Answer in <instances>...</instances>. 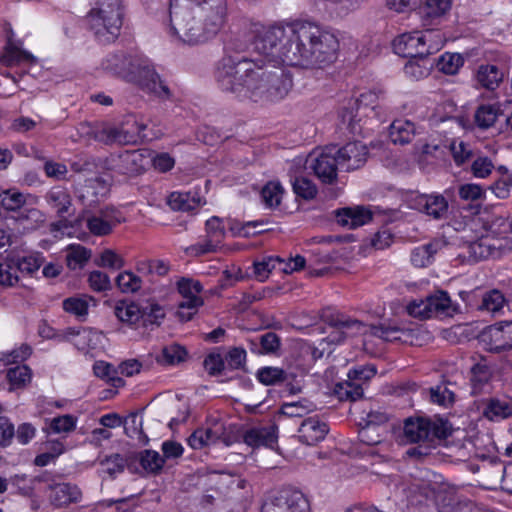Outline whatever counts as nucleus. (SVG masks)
Masks as SVG:
<instances>
[{
    "label": "nucleus",
    "instance_id": "obj_1",
    "mask_svg": "<svg viewBox=\"0 0 512 512\" xmlns=\"http://www.w3.org/2000/svg\"><path fill=\"white\" fill-rule=\"evenodd\" d=\"M227 0H171V35L189 45L202 44L223 27Z\"/></svg>",
    "mask_w": 512,
    "mask_h": 512
},
{
    "label": "nucleus",
    "instance_id": "obj_2",
    "mask_svg": "<svg viewBox=\"0 0 512 512\" xmlns=\"http://www.w3.org/2000/svg\"><path fill=\"white\" fill-rule=\"evenodd\" d=\"M286 46L287 65L304 69H322L337 58V38L310 23L294 24V32Z\"/></svg>",
    "mask_w": 512,
    "mask_h": 512
},
{
    "label": "nucleus",
    "instance_id": "obj_3",
    "mask_svg": "<svg viewBox=\"0 0 512 512\" xmlns=\"http://www.w3.org/2000/svg\"><path fill=\"white\" fill-rule=\"evenodd\" d=\"M102 65L147 93L161 98L170 96L169 88L163 84L151 61L142 55L112 54L106 57Z\"/></svg>",
    "mask_w": 512,
    "mask_h": 512
},
{
    "label": "nucleus",
    "instance_id": "obj_4",
    "mask_svg": "<svg viewBox=\"0 0 512 512\" xmlns=\"http://www.w3.org/2000/svg\"><path fill=\"white\" fill-rule=\"evenodd\" d=\"M256 67L257 60L226 55L217 63L215 79L223 91L251 99Z\"/></svg>",
    "mask_w": 512,
    "mask_h": 512
},
{
    "label": "nucleus",
    "instance_id": "obj_5",
    "mask_svg": "<svg viewBox=\"0 0 512 512\" xmlns=\"http://www.w3.org/2000/svg\"><path fill=\"white\" fill-rule=\"evenodd\" d=\"M292 85V78L284 69L257 60L251 99L255 102L281 100L287 96Z\"/></svg>",
    "mask_w": 512,
    "mask_h": 512
},
{
    "label": "nucleus",
    "instance_id": "obj_6",
    "mask_svg": "<svg viewBox=\"0 0 512 512\" xmlns=\"http://www.w3.org/2000/svg\"><path fill=\"white\" fill-rule=\"evenodd\" d=\"M121 0H97L96 5L87 15L90 29L95 37L103 43L113 41L122 26Z\"/></svg>",
    "mask_w": 512,
    "mask_h": 512
},
{
    "label": "nucleus",
    "instance_id": "obj_7",
    "mask_svg": "<svg viewBox=\"0 0 512 512\" xmlns=\"http://www.w3.org/2000/svg\"><path fill=\"white\" fill-rule=\"evenodd\" d=\"M384 99L382 91H366L354 100H350L347 107L340 113L341 120L353 134H361V116L380 118L382 114L381 101Z\"/></svg>",
    "mask_w": 512,
    "mask_h": 512
},
{
    "label": "nucleus",
    "instance_id": "obj_8",
    "mask_svg": "<svg viewBox=\"0 0 512 512\" xmlns=\"http://www.w3.org/2000/svg\"><path fill=\"white\" fill-rule=\"evenodd\" d=\"M293 32L294 25L288 28L281 26L263 28L254 39V50L265 56L268 63L275 62L287 65L284 52Z\"/></svg>",
    "mask_w": 512,
    "mask_h": 512
},
{
    "label": "nucleus",
    "instance_id": "obj_9",
    "mask_svg": "<svg viewBox=\"0 0 512 512\" xmlns=\"http://www.w3.org/2000/svg\"><path fill=\"white\" fill-rule=\"evenodd\" d=\"M406 310L413 318H452L460 313V306L451 300L448 292L437 290L425 299L412 301Z\"/></svg>",
    "mask_w": 512,
    "mask_h": 512
},
{
    "label": "nucleus",
    "instance_id": "obj_10",
    "mask_svg": "<svg viewBox=\"0 0 512 512\" xmlns=\"http://www.w3.org/2000/svg\"><path fill=\"white\" fill-rule=\"evenodd\" d=\"M261 512H311L307 497L298 489L284 487L270 495Z\"/></svg>",
    "mask_w": 512,
    "mask_h": 512
},
{
    "label": "nucleus",
    "instance_id": "obj_11",
    "mask_svg": "<svg viewBox=\"0 0 512 512\" xmlns=\"http://www.w3.org/2000/svg\"><path fill=\"white\" fill-rule=\"evenodd\" d=\"M376 374L373 366H360L348 372V379L338 382L334 387V394L340 401H357L363 397L362 384Z\"/></svg>",
    "mask_w": 512,
    "mask_h": 512
},
{
    "label": "nucleus",
    "instance_id": "obj_12",
    "mask_svg": "<svg viewBox=\"0 0 512 512\" xmlns=\"http://www.w3.org/2000/svg\"><path fill=\"white\" fill-rule=\"evenodd\" d=\"M177 289L183 300L177 306L176 315L181 320H191L204 304L201 297L203 286L197 280L182 278L177 282Z\"/></svg>",
    "mask_w": 512,
    "mask_h": 512
},
{
    "label": "nucleus",
    "instance_id": "obj_13",
    "mask_svg": "<svg viewBox=\"0 0 512 512\" xmlns=\"http://www.w3.org/2000/svg\"><path fill=\"white\" fill-rule=\"evenodd\" d=\"M397 325L394 322H376L371 324V333L385 341H400L411 345H420V331L415 322H400Z\"/></svg>",
    "mask_w": 512,
    "mask_h": 512
},
{
    "label": "nucleus",
    "instance_id": "obj_14",
    "mask_svg": "<svg viewBox=\"0 0 512 512\" xmlns=\"http://www.w3.org/2000/svg\"><path fill=\"white\" fill-rule=\"evenodd\" d=\"M136 126L134 129H125L123 127H114L105 122H96V129L94 133V141L103 144H132L136 143L141 138V133L146 129L145 124L134 122Z\"/></svg>",
    "mask_w": 512,
    "mask_h": 512
},
{
    "label": "nucleus",
    "instance_id": "obj_15",
    "mask_svg": "<svg viewBox=\"0 0 512 512\" xmlns=\"http://www.w3.org/2000/svg\"><path fill=\"white\" fill-rule=\"evenodd\" d=\"M469 258L481 261L487 258H498L512 251V240L508 238L495 239L488 236L471 242L468 247Z\"/></svg>",
    "mask_w": 512,
    "mask_h": 512
},
{
    "label": "nucleus",
    "instance_id": "obj_16",
    "mask_svg": "<svg viewBox=\"0 0 512 512\" xmlns=\"http://www.w3.org/2000/svg\"><path fill=\"white\" fill-rule=\"evenodd\" d=\"M306 164L323 183L330 184L334 182L339 167L335 146L326 147L321 153L310 155Z\"/></svg>",
    "mask_w": 512,
    "mask_h": 512
},
{
    "label": "nucleus",
    "instance_id": "obj_17",
    "mask_svg": "<svg viewBox=\"0 0 512 512\" xmlns=\"http://www.w3.org/2000/svg\"><path fill=\"white\" fill-rule=\"evenodd\" d=\"M404 436L410 443H428L440 439L444 433L429 419L409 418L404 423Z\"/></svg>",
    "mask_w": 512,
    "mask_h": 512
},
{
    "label": "nucleus",
    "instance_id": "obj_18",
    "mask_svg": "<svg viewBox=\"0 0 512 512\" xmlns=\"http://www.w3.org/2000/svg\"><path fill=\"white\" fill-rule=\"evenodd\" d=\"M225 234V228L222 220L216 216H213L206 221L205 238L202 241L190 246L188 251L196 256L216 252L220 249L225 238Z\"/></svg>",
    "mask_w": 512,
    "mask_h": 512
},
{
    "label": "nucleus",
    "instance_id": "obj_19",
    "mask_svg": "<svg viewBox=\"0 0 512 512\" xmlns=\"http://www.w3.org/2000/svg\"><path fill=\"white\" fill-rule=\"evenodd\" d=\"M410 207L433 220H444L449 215V202L442 194H422L411 200Z\"/></svg>",
    "mask_w": 512,
    "mask_h": 512
},
{
    "label": "nucleus",
    "instance_id": "obj_20",
    "mask_svg": "<svg viewBox=\"0 0 512 512\" xmlns=\"http://www.w3.org/2000/svg\"><path fill=\"white\" fill-rule=\"evenodd\" d=\"M337 163L345 171H353L361 168L368 157V148L360 141L348 142L336 149Z\"/></svg>",
    "mask_w": 512,
    "mask_h": 512
},
{
    "label": "nucleus",
    "instance_id": "obj_21",
    "mask_svg": "<svg viewBox=\"0 0 512 512\" xmlns=\"http://www.w3.org/2000/svg\"><path fill=\"white\" fill-rule=\"evenodd\" d=\"M512 322H496L486 327L479 335L480 342L491 352H500L509 349V340H506L511 332Z\"/></svg>",
    "mask_w": 512,
    "mask_h": 512
},
{
    "label": "nucleus",
    "instance_id": "obj_22",
    "mask_svg": "<svg viewBox=\"0 0 512 512\" xmlns=\"http://www.w3.org/2000/svg\"><path fill=\"white\" fill-rule=\"evenodd\" d=\"M47 497L56 508L65 507L81 501L82 492L76 484L68 482H49Z\"/></svg>",
    "mask_w": 512,
    "mask_h": 512
},
{
    "label": "nucleus",
    "instance_id": "obj_23",
    "mask_svg": "<svg viewBox=\"0 0 512 512\" xmlns=\"http://www.w3.org/2000/svg\"><path fill=\"white\" fill-rule=\"evenodd\" d=\"M39 335L44 339H54L57 341L74 340L77 346L89 345L90 335L92 331L83 327H70L64 331H59L51 327L47 322H43L38 328Z\"/></svg>",
    "mask_w": 512,
    "mask_h": 512
},
{
    "label": "nucleus",
    "instance_id": "obj_24",
    "mask_svg": "<svg viewBox=\"0 0 512 512\" xmlns=\"http://www.w3.org/2000/svg\"><path fill=\"white\" fill-rule=\"evenodd\" d=\"M121 222L122 216L118 210L105 208L88 218L87 227L93 235L105 236L110 234L113 228Z\"/></svg>",
    "mask_w": 512,
    "mask_h": 512
},
{
    "label": "nucleus",
    "instance_id": "obj_25",
    "mask_svg": "<svg viewBox=\"0 0 512 512\" xmlns=\"http://www.w3.org/2000/svg\"><path fill=\"white\" fill-rule=\"evenodd\" d=\"M109 182L100 176L88 178L78 188V196L80 200L88 205L93 206L100 202L109 192Z\"/></svg>",
    "mask_w": 512,
    "mask_h": 512
},
{
    "label": "nucleus",
    "instance_id": "obj_26",
    "mask_svg": "<svg viewBox=\"0 0 512 512\" xmlns=\"http://www.w3.org/2000/svg\"><path fill=\"white\" fill-rule=\"evenodd\" d=\"M329 432L328 424L316 417L305 419L299 429V441L308 446H313L324 440Z\"/></svg>",
    "mask_w": 512,
    "mask_h": 512
},
{
    "label": "nucleus",
    "instance_id": "obj_27",
    "mask_svg": "<svg viewBox=\"0 0 512 512\" xmlns=\"http://www.w3.org/2000/svg\"><path fill=\"white\" fill-rule=\"evenodd\" d=\"M422 45L419 32L404 33L393 41V50L399 56L417 59L425 57L427 50Z\"/></svg>",
    "mask_w": 512,
    "mask_h": 512
},
{
    "label": "nucleus",
    "instance_id": "obj_28",
    "mask_svg": "<svg viewBox=\"0 0 512 512\" xmlns=\"http://www.w3.org/2000/svg\"><path fill=\"white\" fill-rule=\"evenodd\" d=\"M243 441L252 448L272 447L277 441L276 429L273 426L250 428L244 433Z\"/></svg>",
    "mask_w": 512,
    "mask_h": 512
},
{
    "label": "nucleus",
    "instance_id": "obj_29",
    "mask_svg": "<svg viewBox=\"0 0 512 512\" xmlns=\"http://www.w3.org/2000/svg\"><path fill=\"white\" fill-rule=\"evenodd\" d=\"M147 158L139 150L125 151L118 158L117 169L125 175H137L145 170Z\"/></svg>",
    "mask_w": 512,
    "mask_h": 512
},
{
    "label": "nucleus",
    "instance_id": "obj_30",
    "mask_svg": "<svg viewBox=\"0 0 512 512\" xmlns=\"http://www.w3.org/2000/svg\"><path fill=\"white\" fill-rule=\"evenodd\" d=\"M336 218L342 226L353 229L368 223L372 219V213L361 206L347 207L338 210Z\"/></svg>",
    "mask_w": 512,
    "mask_h": 512
},
{
    "label": "nucleus",
    "instance_id": "obj_31",
    "mask_svg": "<svg viewBox=\"0 0 512 512\" xmlns=\"http://www.w3.org/2000/svg\"><path fill=\"white\" fill-rule=\"evenodd\" d=\"M482 414L490 421H499L512 416V401L491 397L485 400Z\"/></svg>",
    "mask_w": 512,
    "mask_h": 512
},
{
    "label": "nucleus",
    "instance_id": "obj_32",
    "mask_svg": "<svg viewBox=\"0 0 512 512\" xmlns=\"http://www.w3.org/2000/svg\"><path fill=\"white\" fill-rule=\"evenodd\" d=\"M201 428L210 446L221 443L225 447H229L237 441V437L220 421H215L211 425Z\"/></svg>",
    "mask_w": 512,
    "mask_h": 512
},
{
    "label": "nucleus",
    "instance_id": "obj_33",
    "mask_svg": "<svg viewBox=\"0 0 512 512\" xmlns=\"http://www.w3.org/2000/svg\"><path fill=\"white\" fill-rule=\"evenodd\" d=\"M48 205L55 210L59 217H64L71 207V196L67 189L61 186L52 187L45 195Z\"/></svg>",
    "mask_w": 512,
    "mask_h": 512
},
{
    "label": "nucleus",
    "instance_id": "obj_34",
    "mask_svg": "<svg viewBox=\"0 0 512 512\" xmlns=\"http://www.w3.org/2000/svg\"><path fill=\"white\" fill-rule=\"evenodd\" d=\"M415 135V124L409 120H394L389 127V138L394 144H408L412 141Z\"/></svg>",
    "mask_w": 512,
    "mask_h": 512
},
{
    "label": "nucleus",
    "instance_id": "obj_35",
    "mask_svg": "<svg viewBox=\"0 0 512 512\" xmlns=\"http://www.w3.org/2000/svg\"><path fill=\"white\" fill-rule=\"evenodd\" d=\"M477 82L485 89L494 90L503 80V73L495 65H480L477 74Z\"/></svg>",
    "mask_w": 512,
    "mask_h": 512
},
{
    "label": "nucleus",
    "instance_id": "obj_36",
    "mask_svg": "<svg viewBox=\"0 0 512 512\" xmlns=\"http://www.w3.org/2000/svg\"><path fill=\"white\" fill-rule=\"evenodd\" d=\"M168 206L174 211H193L199 204L200 200L189 192H172L167 198Z\"/></svg>",
    "mask_w": 512,
    "mask_h": 512
},
{
    "label": "nucleus",
    "instance_id": "obj_37",
    "mask_svg": "<svg viewBox=\"0 0 512 512\" xmlns=\"http://www.w3.org/2000/svg\"><path fill=\"white\" fill-rule=\"evenodd\" d=\"M504 114L497 104H483L478 107L475 113V122L478 127L487 129L494 125V123Z\"/></svg>",
    "mask_w": 512,
    "mask_h": 512
},
{
    "label": "nucleus",
    "instance_id": "obj_38",
    "mask_svg": "<svg viewBox=\"0 0 512 512\" xmlns=\"http://www.w3.org/2000/svg\"><path fill=\"white\" fill-rule=\"evenodd\" d=\"M91 250L80 244H71L66 248V263L69 269H82L91 258Z\"/></svg>",
    "mask_w": 512,
    "mask_h": 512
},
{
    "label": "nucleus",
    "instance_id": "obj_39",
    "mask_svg": "<svg viewBox=\"0 0 512 512\" xmlns=\"http://www.w3.org/2000/svg\"><path fill=\"white\" fill-rule=\"evenodd\" d=\"M186 357V349L179 344L173 343L163 347L161 354L157 357V362L173 366L185 361Z\"/></svg>",
    "mask_w": 512,
    "mask_h": 512
},
{
    "label": "nucleus",
    "instance_id": "obj_40",
    "mask_svg": "<svg viewBox=\"0 0 512 512\" xmlns=\"http://www.w3.org/2000/svg\"><path fill=\"white\" fill-rule=\"evenodd\" d=\"M505 305V298L499 290H491L483 295L480 310L489 312L492 316L501 313Z\"/></svg>",
    "mask_w": 512,
    "mask_h": 512
},
{
    "label": "nucleus",
    "instance_id": "obj_41",
    "mask_svg": "<svg viewBox=\"0 0 512 512\" xmlns=\"http://www.w3.org/2000/svg\"><path fill=\"white\" fill-rule=\"evenodd\" d=\"M491 378V372L487 365L477 363L471 368L470 383L472 394H480Z\"/></svg>",
    "mask_w": 512,
    "mask_h": 512
},
{
    "label": "nucleus",
    "instance_id": "obj_42",
    "mask_svg": "<svg viewBox=\"0 0 512 512\" xmlns=\"http://www.w3.org/2000/svg\"><path fill=\"white\" fill-rule=\"evenodd\" d=\"M421 44L426 48L425 57L439 51L444 45L443 34L439 30L427 29L419 32Z\"/></svg>",
    "mask_w": 512,
    "mask_h": 512
},
{
    "label": "nucleus",
    "instance_id": "obj_43",
    "mask_svg": "<svg viewBox=\"0 0 512 512\" xmlns=\"http://www.w3.org/2000/svg\"><path fill=\"white\" fill-rule=\"evenodd\" d=\"M284 189L277 181L268 182L261 191V197L266 207L275 208L280 205Z\"/></svg>",
    "mask_w": 512,
    "mask_h": 512
},
{
    "label": "nucleus",
    "instance_id": "obj_44",
    "mask_svg": "<svg viewBox=\"0 0 512 512\" xmlns=\"http://www.w3.org/2000/svg\"><path fill=\"white\" fill-rule=\"evenodd\" d=\"M31 370L26 365L16 366L7 371L6 378L10 389H19L26 386L31 381Z\"/></svg>",
    "mask_w": 512,
    "mask_h": 512
},
{
    "label": "nucleus",
    "instance_id": "obj_45",
    "mask_svg": "<svg viewBox=\"0 0 512 512\" xmlns=\"http://www.w3.org/2000/svg\"><path fill=\"white\" fill-rule=\"evenodd\" d=\"M116 285L122 293H136L142 287V280L131 271H123L116 277Z\"/></svg>",
    "mask_w": 512,
    "mask_h": 512
},
{
    "label": "nucleus",
    "instance_id": "obj_46",
    "mask_svg": "<svg viewBox=\"0 0 512 512\" xmlns=\"http://www.w3.org/2000/svg\"><path fill=\"white\" fill-rule=\"evenodd\" d=\"M464 60L458 53H445L441 55L437 61V68L439 71L454 75L462 67Z\"/></svg>",
    "mask_w": 512,
    "mask_h": 512
},
{
    "label": "nucleus",
    "instance_id": "obj_47",
    "mask_svg": "<svg viewBox=\"0 0 512 512\" xmlns=\"http://www.w3.org/2000/svg\"><path fill=\"white\" fill-rule=\"evenodd\" d=\"M77 418L66 414L54 417L49 422L48 431L55 434H68L76 429Z\"/></svg>",
    "mask_w": 512,
    "mask_h": 512
},
{
    "label": "nucleus",
    "instance_id": "obj_48",
    "mask_svg": "<svg viewBox=\"0 0 512 512\" xmlns=\"http://www.w3.org/2000/svg\"><path fill=\"white\" fill-rule=\"evenodd\" d=\"M98 267L119 270L125 265L124 259L112 249H104L94 260Z\"/></svg>",
    "mask_w": 512,
    "mask_h": 512
},
{
    "label": "nucleus",
    "instance_id": "obj_49",
    "mask_svg": "<svg viewBox=\"0 0 512 512\" xmlns=\"http://www.w3.org/2000/svg\"><path fill=\"white\" fill-rule=\"evenodd\" d=\"M91 300L92 298L87 296L69 297L63 301L62 307L66 312L81 317L87 314Z\"/></svg>",
    "mask_w": 512,
    "mask_h": 512
},
{
    "label": "nucleus",
    "instance_id": "obj_50",
    "mask_svg": "<svg viewBox=\"0 0 512 512\" xmlns=\"http://www.w3.org/2000/svg\"><path fill=\"white\" fill-rule=\"evenodd\" d=\"M126 460L120 454H113L100 461L101 472L110 478L116 477L125 469Z\"/></svg>",
    "mask_w": 512,
    "mask_h": 512
},
{
    "label": "nucleus",
    "instance_id": "obj_51",
    "mask_svg": "<svg viewBox=\"0 0 512 512\" xmlns=\"http://www.w3.org/2000/svg\"><path fill=\"white\" fill-rule=\"evenodd\" d=\"M436 249L432 243L414 248L411 252V263L415 267H425L432 262Z\"/></svg>",
    "mask_w": 512,
    "mask_h": 512
},
{
    "label": "nucleus",
    "instance_id": "obj_52",
    "mask_svg": "<svg viewBox=\"0 0 512 512\" xmlns=\"http://www.w3.org/2000/svg\"><path fill=\"white\" fill-rule=\"evenodd\" d=\"M425 58L410 59L404 66L405 75L416 80L427 76L430 64Z\"/></svg>",
    "mask_w": 512,
    "mask_h": 512
},
{
    "label": "nucleus",
    "instance_id": "obj_53",
    "mask_svg": "<svg viewBox=\"0 0 512 512\" xmlns=\"http://www.w3.org/2000/svg\"><path fill=\"white\" fill-rule=\"evenodd\" d=\"M449 150L457 166H461L473 158V150L468 144L464 143L463 141H451V143L449 144Z\"/></svg>",
    "mask_w": 512,
    "mask_h": 512
},
{
    "label": "nucleus",
    "instance_id": "obj_54",
    "mask_svg": "<svg viewBox=\"0 0 512 512\" xmlns=\"http://www.w3.org/2000/svg\"><path fill=\"white\" fill-rule=\"evenodd\" d=\"M257 379L264 385H276L286 380V372L278 367H262L257 371Z\"/></svg>",
    "mask_w": 512,
    "mask_h": 512
},
{
    "label": "nucleus",
    "instance_id": "obj_55",
    "mask_svg": "<svg viewBox=\"0 0 512 512\" xmlns=\"http://www.w3.org/2000/svg\"><path fill=\"white\" fill-rule=\"evenodd\" d=\"M140 464L149 472L157 473L164 465V458L154 450H144L140 453Z\"/></svg>",
    "mask_w": 512,
    "mask_h": 512
},
{
    "label": "nucleus",
    "instance_id": "obj_56",
    "mask_svg": "<svg viewBox=\"0 0 512 512\" xmlns=\"http://www.w3.org/2000/svg\"><path fill=\"white\" fill-rule=\"evenodd\" d=\"M26 202L24 194L7 190L0 193V204L7 211H16L20 209Z\"/></svg>",
    "mask_w": 512,
    "mask_h": 512
},
{
    "label": "nucleus",
    "instance_id": "obj_57",
    "mask_svg": "<svg viewBox=\"0 0 512 512\" xmlns=\"http://www.w3.org/2000/svg\"><path fill=\"white\" fill-rule=\"evenodd\" d=\"M451 7V0H426L422 9L425 17L434 19L444 15Z\"/></svg>",
    "mask_w": 512,
    "mask_h": 512
},
{
    "label": "nucleus",
    "instance_id": "obj_58",
    "mask_svg": "<svg viewBox=\"0 0 512 512\" xmlns=\"http://www.w3.org/2000/svg\"><path fill=\"white\" fill-rule=\"evenodd\" d=\"M351 322H325L323 332L328 333L323 340L328 343H339L345 338L344 329L350 326Z\"/></svg>",
    "mask_w": 512,
    "mask_h": 512
},
{
    "label": "nucleus",
    "instance_id": "obj_59",
    "mask_svg": "<svg viewBox=\"0 0 512 512\" xmlns=\"http://www.w3.org/2000/svg\"><path fill=\"white\" fill-rule=\"evenodd\" d=\"M17 273L14 259L0 263V285L5 287L14 286L19 281Z\"/></svg>",
    "mask_w": 512,
    "mask_h": 512
},
{
    "label": "nucleus",
    "instance_id": "obj_60",
    "mask_svg": "<svg viewBox=\"0 0 512 512\" xmlns=\"http://www.w3.org/2000/svg\"><path fill=\"white\" fill-rule=\"evenodd\" d=\"M292 186L294 193L305 200L313 199L317 195V187L305 177L295 178Z\"/></svg>",
    "mask_w": 512,
    "mask_h": 512
},
{
    "label": "nucleus",
    "instance_id": "obj_61",
    "mask_svg": "<svg viewBox=\"0 0 512 512\" xmlns=\"http://www.w3.org/2000/svg\"><path fill=\"white\" fill-rule=\"evenodd\" d=\"M282 262L279 257H266L262 261L254 263V274L260 281H264L268 278L271 271L276 269L277 265L282 264Z\"/></svg>",
    "mask_w": 512,
    "mask_h": 512
},
{
    "label": "nucleus",
    "instance_id": "obj_62",
    "mask_svg": "<svg viewBox=\"0 0 512 512\" xmlns=\"http://www.w3.org/2000/svg\"><path fill=\"white\" fill-rule=\"evenodd\" d=\"M115 316L118 320H129L142 313V308L133 301H118L114 307Z\"/></svg>",
    "mask_w": 512,
    "mask_h": 512
},
{
    "label": "nucleus",
    "instance_id": "obj_63",
    "mask_svg": "<svg viewBox=\"0 0 512 512\" xmlns=\"http://www.w3.org/2000/svg\"><path fill=\"white\" fill-rule=\"evenodd\" d=\"M18 272L32 274L36 272L43 263V258L39 255H28L14 259Z\"/></svg>",
    "mask_w": 512,
    "mask_h": 512
},
{
    "label": "nucleus",
    "instance_id": "obj_64",
    "mask_svg": "<svg viewBox=\"0 0 512 512\" xmlns=\"http://www.w3.org/2000/svg\"><path fill=\"white\" fill-rule=\"evenodd\" d=\"M314 405L306 400L284 403L281 407L282 414L288 417H303L312 411Z\"/></svg>",
    "mask_w": 512,
    "mask_h": 512
}]
</instances>
